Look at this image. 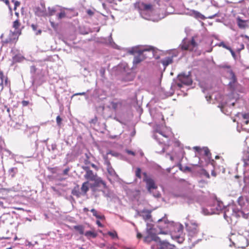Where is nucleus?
Here are the masks:
<instances>
[{
	"mask_svg": "<svg viewBox=\"0 0 249 249\" xmlns=\"http://www.w3.org/2000/svg\"><path fill=\"white\" fill-rule=\"evenodd\" d=\"M107 170L108 173L110 174H112L114 172V171L113 170L111 166H110V167L107 168Z\"/></svg>",
	"mask_w": 249,
	"mask_h": 249,
	"instance_id": "43",
	"label": "nucleus"
},
{
	"mask_svg": "<svg viewBox=\"0 0 249 249\" xmlns=\"http://www.w3.org/2000/svg\"><path fill=\"white\" fill-rule=\"evenodd\" d=\"M66 17V14L64 10L61 9V12L57 14V17L58 19H61Z\"/></svg>",
	"mask_w": 249,
	"mask_h": 249,
	"instance_id": "23",
	"label": "nucleus"
},
{
	"mask_svg": "<svg viewBox=\"0 0 249 249\" xmlns=\"http://www.w3.org/2000/svg\"><path fill=\"white\" fill-rule=\"evenodd\" d=\"M236 22L238 27L240 29H246L249 27V20H243L239 17L236 18Z\"/></svg>",
	"mask_w": 249,
	"mask_h": 249,
	"instance_id": "10",
	"label": "nucleus"
},
{
	"mask_svg": "<svg viewBox=\"0 0 249 249\" xmlns=\"http://www.w3.org/2000/svg\"><path fill=\"white\" fill-rule=\"evenodd\" d=\"M191 12H192V14L194 16V17L196 18H202V17H203V16L198 11L193 10L191 11Z\"/></svg>",
	"mask_w": 249,
	"mask_h": 249,
	"instance_id": "27",
	"label": "nucleus"
},
{
	"mask_svg": "<svg viewBox=\"0 0 249 249\" xmlns=\"http://www.w3.org/2000/svg\"><path fill=\"white\" fill-rule=\"evenodd\" d=\"M192 83V80L189 75L182 73L178 76L176 85L179 89L181 88L183 85L189 86Z\"/></svg>",
	"mask_w": 249,
	"mask_h": 249,
	"instance_id": "5",
	"label": "nucleus"
},
{
	"mask_svg": "<svg viewBox=\"0 0 249 249\" xmlns=\"http://www.w3.org/2000/svg\"><path fill=\"white\" fill-rule=\"evenodd\" d=\"M5 77L4 76L3 71L0 69V80L4 79Z\"/></svg>",
	"mask_w": 249,
	"mask_h": 249,
	"instance_id": "49",
	"label": "nucleus"
},
{
	"mask_svg": "<svg viewBox=\"0 0 249 249\" xmlns=\"http://www.w3.org/2000/svg\"><path fill=\"white\" fill-rule=\"evenodd\" d=\"M108 234L112 238L117 237V234L116 232H109Z\"/></svg>",
	"mask_w": 249,
	"mask_h": 249,
	"instance_id": "39",
	"label": "nucleus"
},
{
	"mask_svg": "<svg viewBox=\"0 0 249 249\" xmlns=\"http://www.w3.org/2000/svg\"><path fill=\"white\" fill-rule=\"evenodd\" d=\"M98 118L97 116H95L93 119H91L89 121L90 124H96L97 122Z\"/></svg>",
	"mask_w": 249,
	"mask_h": 249,
	"instance_id": "35",
	"label": "nucleus"
},
{
	"mask_svg": "<svg viewBox=\"0 0 249 249\" xmlns=\"http://www.w3.org/2000/svg\"><path fill=\"white\" fill-rule=\"evenodd\" d=\"M104 160H105V164L107 166V168L110 167L111 163H110L109 160H108L107 157L104 156Z\"/></svg>",
	"mask_w": 249,
	"mask_h": 249,
	"instance_id": "31",
	"label": "nucleus"
},
{
	"mask_svg": "<svg viewBox=\"0 0 249 249\" xmlns=\"http://www.w3.org/2000/svg\"><path fill=\"white\" fill-rule=\"evenodd\" d=\"M50 23H51L52 27L53 29L56 30L58 27V24H56L54 22H53V21H51Z\"/></svg>",
	"mask_w": 249,
	"mask_h": 249,
	"instance_id": "37",
	"label": "nucleus"
},
{
	"mask_svg": "<svg viewBox=\"0 0 249 249\" xmlns=\"http://www.w3.org/2000/svg\"><path fill=\"white\" fill-rule=\"evenodd\" d=\"M193 149L198 152H200L202 150V149L199 146H195Z\"/></svg>",
	"mask_w": 249,
	"mask_h": 249,
	"instance_id": "42",
	"label": "nucleus"
},
{
	"mask_svg": "<svg viewBox=\"0 0 249 249\" xmlns=\"http://www.w3.org/2000/svg\"><path fill=\"white\" fill-rule=\"evenodd\" d=\"M143 180L146 184V187L149 192L151 193L152 190L156 189L157 188L154 180L151 178L149 177L146 172L143 173Z\"/></svg>",
	"mask_w": 249,
	"mask_h": 249,
	"instance_id": "6",
	"label": "nucleus"
},
{
	"mask_svg": "<svg viewBox=\"0 0 249 249\" xmlns=\"http://www.w3.org/2000/svg\"><path fill=\"white\" fill-rule=\"evenodd\" d=\"M242 160L244 162V166H249V152L245 151L242 157Z\"/></svg>",
	"mask_w": 249,
	"mask_h": 249,
	"instance_id": "16",
	"label": "nucleus"
},
{
	"mask_svg": "<svg viewBox=\"0 0 249 249\" xmlns=\"http://www.w3.org/2000/svg\"><path fill=\"white\" fill-rule=\"evenodd\" d=\"M87 14L89 16H92L94 15V12L93 11H92L90 9H88L87 11Z\"/></svg>",
	"mask_w": 249,
	"mask_h": 249,
	"instance_id": "45",
	"label": "nucleus"
},
{
	"mask_svg": "<svg viewBox=\"0 0 249 249\" xmlns=\"http://www.w3.org/2000/svg\"><path fill=\"white\" fill-rule=\"evenodd\" d=\"M86 157L87 158V159L85 160H84V162L85 165H88V164H89L90 163V161H89V157H88V155L86 154Z\"/></svg>",
	"mask_w": 249,
	"mask_h": 249,
	"instance_id": "44",
	"label": "nucleus"
},
{
	"mask_svg": "<svg viewBox=\"0 0 249 249\" xmlns=\"http://www.w3.org/2000/svg\"><path fill=\"white\" fill-rule=\"evenodd\" d=\"M137 237L138 239L141 238L142 237V234L140 232H138L137 234Z\"/></svg>",
	"mask_w": 249,
	"mask_h": 249,
	"instance_id": "57",
	"label": "nucleus"
},
{
	"mask_svg": "<svg viewBox=\"0 0 249 249\" xmlns=\"http://www.w3.org/2000/svg\"><path fill=\"white\" fill-rule=\"evenodd\" d=\"M204 152V155L207 157H210L211 156V153L209 149L205 147L202 148V150Z\"/></svg>",
	"mask_w": 249,
	"mask_h": 249,
	"instance_id": "28",
	"label": "nucleus"
},
{
	"mask_svg": "<svg viewBox=\"0 0 249 249\" xmlns=\"http://www.w3.org/2000/svg\"><path fill=\"white\" fill-rule=\"evenodd\" d=\"M10 171L12 173H13V174L12 175V177H14L15 176V174L18 171V169L17 168H12L10 169Z\"/></svg>",
	"mask_w": 249,
	"mask_h": 249,
	"instance_id": "38",
	"label": "nucleus"
},
{
	"mask_svg": "<svg viewBox=\"0 0 249 249\" xmlns=\"http://www.w3.org/2000/svg\"><path fill=\"white\" fill-rule=\"evenodd\" d=\"M157 132H158L161 135H162V136H163L165 138H168L169 137L168 135L164 134L161 131L159 130V131H157Z\"/></svg>",
	"mask_w": 249,
	"mask_h": 249,
	"instance_id": "41",
	"label": "nucleus"
},
{
	"mask_svg": "<svg viewBox=\"0 0 249 249\" xmlns=\"http://www.w3.org/2000/svg\"><path fill=\"white\" fill-rule=\"evenodd\" d=\"M69 171V168H66L63 171V175H67Z\"/></svg>",
	"mask_w": 249,
	"mask_h": 249,
	"instance_id": "53",
	"label": "nucleus"
},
{
	"mask_svg": "<svg viewBox=\"0 0 249 249\" xmlns=\"http://www.w3.org/2000/svg\"><path fill=\"white\" fill-rule=\"evenodd\" d=\"M143 8L145 10H149L152 8V5L150 4H142Z\"/></svg>",
	"mask_w": 249,
	"mask_h": 249,
	"instance_id": "30",
	"label": "nucleus"
},
{
	"mask_svg": "<svg viewBox=\"0 0 249 249\" xmlns=\"http://www.w3.org/2000/svg\"><path fill=\"white\" fill-rule=\"evenodd\" d=\"M71 194L77 197H80L82 195L79 185L77 184L73 187L71 191Z\"/></svg>",
	"mask_w": 249,
	"mask_h": 249,
	"instance_id": "14",
	"label": "nucleus"
},
{
	"mask_svg": "<svg viewBox=\"0 0 249 249\" xmlns=\"http://www.w3.org/2000/svg\"><path fill=\"white\" fill-rule=\"evenodd\" d=\"M56 120L57 125L60 126L62 121V118L60 117V116H57Z\"/></svg>",
	"mask_w": 249,
	"mask_h": 249,
	"instance_id": "34",
	"label": "nucleus"
},
{
	"mask_svg": "<svg viewBox=\"0 0 249 249\" xmlns=\"http://www.w3.org/2000/svg\"><path fill=\"white\" fill-rule=\"evenodd\" d=\"M97 233L94 231H87L85 233V235L88 239L94 238L97 236Z\"/></svg>",
	"mask_w": 249,
	"mask_h": 249,
	"instance_id": "21",
	"label": "nucleus"
},
{
	"mask_svg": "<svg viewBox=\"0 0 249 249\" xmlns=\"http://www.w3.org/2000/svg\"><path fill=\"white\" fill-rule=\"evenodd\" d=\"M90 211L92 213L93 215L97 218L102 219L104 217V216H101L98 214L97 212L94 209H92Z\"/></svg>",
	"mask_w": 249,
	"mask_h": 249,
	"instance_id": "26",
	"label": "nucleus"
},
{
	"mask_svg": "<svg viewBox=\"0 0 249 249\" xmlns=\"http://www.w3.org/2000/svg\"><path fill=\"white\" fill-rule=\"evenodd\" d=\"M24 117L23 115H19L18 117L13 119V121L16 123L17 126H21L24 123Z\"/></svg>",
	"mask_w": 249,
	"mask_h": 249,
	"instance_id": "17",
	"label": "nucleus"
},
{
	"mask_svg": "<svg viewBox=\"0 0 249 249\" xmlns=\"http://www.w3.org/2000/svg\"><path fill=\"white\" fill-rule=\"evenodd\" d=\"M73 229L76 231H78V232L82 235L84 233V227L83 225H76L73 226Z\"/></svg>",
	"mask_w": 249,
	"mask_h": 249,
	"instance_id": "22",
	"label": "nucleus"
},
{
	"mask_svg": "<svg viewBox=\"0 0 249 249\" xmlns=\"http://www.w3.org/2000/svg\"><path fill=\"white\" fill-rule=\"evenodd\" d=\"M162 222V219H159L158 220V223L159 224V225L158 226L160 228H165L164 227H162L161 226V225H160V224Z\"/></svg>",
	"mask_w": 249,
	"mask_h": 249,
	"instance_id": "54",
	"label": "nucleus"
},
{
	"mask_svg": "<svg viewBox=\"0 0 249 249\" xmlns=\"http://www.w3.org/2000/svg\"><path fill=\"white\" fill-rule=\"evenodd\" d=\"M12 2L14 3V10H16L17 7L20 5V2L15 0H12Z\"/></svg>",
	"mask_w": 249,
	"mask_h": 249,
	"instance_id": "32",
	"label": "nucleus"
},
{
	"mask_svg": "<svg viewBox=\"0 0 249 249\" xmlns=\"http://www.w3.org/2000/svg\"><path fill=\"white\" fill-rule=\"evenodd\" d=\"M173 62V57H167L161 61V63L165 67H166L169 64H172Z\"/></svg>",
	"mask_w": 249,
	"mask_h": 249,
	"instance_id": "19",
	"label": "nucleus"
},
{
	"mask_svg": "<svg viewBox=\"0 0 249 249\" xmlns=\"http://www.w3.org/2000/svg\"><path fill=\"white\" fill-rule=\"evenodd\" d=\"M243 214L242 211L238 210L235 205H229L226 208L224 211V217L228 220V218L231 217H240Z\"/></svg>",
	"mask_w": 249,
	"mask_h": 249,
	"instance_id": "3",
	"label": "nucleus"
},
{
	"mask_svg": "<svg viewBox=\"0 0 249 249\" xmlns=\"http://www.w3.org/2000/svg\"><path fill=\"white\" fill-rule=\"evenodd\" d=\"M202 174L208 178H210L209 173L205 169H202Z\"/></svg>",
	"mask_w": 249,
	"mask_h": 249,
	"instance_id": "33",
	"label": "nucleus"
},
{
	"mask_svg": "<svg viewBox=\"0 0 249 249\" xmlns=\"http://www.w3.org/2000/svg\"><path fill=\"white\" fill-rule=\"evenodd\" d=\"M7 111L9 113V112H10V108H7Z\"/></svg>",
	"mask_w": 249,
	"mask_h": 249,
	"instance_id": "63",
	"label": "nucleus"
},
{
	"mask_svg": "<svg viewBox=\"0 0 249 249\" xmlns=\"http://www.w3.org/2000/svg\"><path fill=\"white\" fill-rule=\"evenodd\" d=\"M82 168L85 171L84 178L88 182H93L90 184V188L93 192L97 190V188L103 187L105 189L107 188L106 182L99 177L96 172H94L88 166H83Z\"/></svg>",
	"mask_w": 249,
	"mask_h": 249,
	"instance_id": "1",
	"label": "nucleus"
},
{
	"mask_svg": "<svg viewBox=\"0 0 249 249\" xmlns=\"http://www.w3.org/2000/svg\"><path fill=\"white\" fill-rule=\"evenodd\" d=\"M110 104L112 108L114 111H116L119 107H121L122 106V102L111 101L110 103Z\"/></svg>",
	"mask_w": 249,
	"mask_h": 249,
	"instance_id": "20",
	"label": "nucleus"
},
{
	"mask_svg": "<svg viewBox=\"0 0 249 249\" xmlns=\"http://www.w3.org/2000/svg\"><path fill=\"white\" fill-rule=\"evenodd\" d=\"M197 45L195 39L192 38L191 41L184 42L181 45V48L183 50L193 51L196 48Z\"/></svg>",
	"mask_w": 249,
	"mask_h": 249,
	"instance_id": "8",
	"label": "nucleus"
},
{
	"mask_svg": "<svg viewBox=\"0 0 249 249\" xmlns=\"http://www.w3.org/2000/svg\"><path fill=\"white\" fill-rule=\"evenodd\" d=\"M220 46H221L228 50H231V47L229 46H227L224 42H222L220 43Z\"/></svg>",
	"mask_w": 249,
	"mask_h": 249,
	"instance_id": "36",
	"label": "nucleus"
},
{
	"mask_svg": "<svg viewBox=\"0 0 249 249\" xmlns=\"http://www.w3.org/2000/svg\"><path fill=\"white\" fill-rule=\"evenodd\" d=\"M89 210L88 208H84L83 209V211H84V212H85V213H87L88 212H89Z\"/></svg>",
	"mask_w": 249,
	"mask_h": 249,
	"instance_id": "60",
	"label": "nucleus"
},
{
	"mask_svg": "<svg viewBox=\"0 0 249 249\" xmlns=\"http://www.w3.org/2000/svg\"><path fill=\"white\" fill-rule=\"evenodd\" d=\"M96 224L98 225L99 227H103V225L101 223V222L97 220L96 221Z\"/></svg>",
	"mask_w": 249,
	"mask_h": 249,
	"instance_id": "58",
	"label": "nucleus"
},
{
	"mask_svg": "<svg viewBox=\"0 0 249 249\" xmlns=\"http://www.w3.org/2000/svg\"><path fill=\"white\" fill-rule=\"evenodd\" d=\"M188 230L193 234L198 232V226L196 223H191L187 226Z\"/></svg>",
	"mask_w": 249,
	"mask_h": 249,
	"instance_id": "11",
	"label": "nucleus"
},
{
	"mask_svg": "<svg viewBox=\"0 0 249 249\" xmlns=\"http://www.w3.org/2000/svg\"><path fill=\"white\" fill-rule=\"evenodd\" d=\"M130 53L131 54H134V52L133 51H130Z\"/></svg>",
	"mask_w": 249,
	"mask_h": 249,
	"instance_id": "62",
	"label": "nucleus"
},
{
	"mask_svg": "<svg viewBox=\"0 0 249 249\" xmlns=\"http://www.w3.org/2000/svg\"><path fill=\"white\" fill-rule=\"evenodd\" d=\"M215 158L216 159H219V157L218 156H215Z\"/></svg>",
	"mask_w": 249,
	"mask_h": 249,
	"instance_id": "64",
	"label": "nucleus"
},
{
	"mask_svg": "<svg viewBox=\"0 0 249 249\" xmlns=\"http://www.w3.org/2000/svg\"><path fill=\"white\" fill-rule=\"evenodd\" d=\"M235 178L236 179V181L238 183V185L239 187L243 186V188L246 187V185H245V178H242L241 177H239L238 176H235Z\"/></svg>",
	"mask_w": 249,
	"mask_h": 249,
	"instance_id": "18",
	"label": "nucleus"
},
{
	"mask_svg": "<svg viewBox=\"0 0 249 249\" xmlns=\"http://www.w3.org/2000/svg\"><path fill=\"white\" fill-rule=\"evenodd\" d=\"M185 170L186 171H187L190 172H192V170L191 167H188V166H186V167H185Z\"/></svg>",
	"mask_w": 249,
	"mask_h": 249,
	"instance_id": "51",
	"label": "nucleus"
},
{
	"mask_svg": "<svg viewBox=\"0 0 249 249\" xmlns=\"http://www.w3.org/2000/svg\"><path fill=\"white\" fill-rule=\"evenodd\" d=\"M48 16H52L54 15L55 12H56V10L54 7H49L48 8Z\"/></svg>",
	"mask_w": 249,
	"mask_h": 249,
	"instance_id": "24",
	"label": "nucleus"
},
{
	"mask_svg": "<svg viewBox=\"0 0 249 249\" xmlns=\"http://www.w3.org/2000/svg\"><path fill=\"white\" fill-rule=\"evenodd\" d=\"M85 95V92H80V93H77L74 94V96L76 95Z\"/></svg>",
	"mask_w": 249,
	"mask_h": 249,
	"instance_id": "56",
	"label": "nucleus"
},
{
	"mask_svg": "<svg viewBox=\"0 0 249 249\" xmlns=\"http://www.w3.org/2000/svg\"><path fill=\"white\" fill-rule=\"evenodd\" d=\"M0 1L4 2L8 6H10V2L8 0H0Z\"/></svg>",
	"mask_w": 249,
	"mask_h": 249,
	"instance_id": "50",
	"label": "nucleus"
},
{
	"mask_svg": "<svg viewBox=\"0 0 249 249\" xmlns=\"http://www.w3.org/2000/svg\"><path fill=\"white\" fill-rule=\"evenodd\" d=\"M30 104L28 101L23 100L21 102V104L23 107H26Z\"/></svg>",
	"mask_w": 249,
	"mask_h": 249,
	"instance_id": "40",
	"label": "nucleus"
},
{
	"mask_svg": "<svg viewBox=\"0 0 249 249\" xmlns=\"http://www.w3.org/2000/svg\"><path fill=\"white\" fill-rule=\"evenodd\" d=\"M151 211L148 210H143L141 212V216L145 221L150 220L152 215L151 214Z\"/></svg>",
	"mask_w": 249,
	"mask_h": 249,
	"instance_id": "13",
	"label": "nucleus"
},
{
	"mask_svg": "<svg viewBox=\"0 0 249 249\" xmlns=\"http://www.w3.org/2000/svg\"><path fill=\"white\" fill-rule=\"evenodd\" d=\"M238 204L241 206H244L249 203V199L247 196H240L237 200Z\"/></svg>",
	"mask_w": 249,
	"mask_h": 249,
	"instance_id": "15",
	"label": "nucleus"
},
{
	"mask_svg": "<svg viewBox=\"0 0 249 249\" xmlns=\"http://www.w3.org/2000/svg\"><path fill=\"white\" fill-rule=\"evenodd\" d=\"M141 173L142 171L141 168L139 167L137 168L135 171V175L138 178L140 179L142 178Z\"/></svg>",
	"mask_w": 249,
	"mask_h": 249,
	"instance_id": "29",
	"label": "nucleus"
},
{
	"mask_svg": "<svg viewBox=\"0 0 249 249\" xmlns=\"http://www.w3.org/2000/svg\"><path fill=\"white\" fill-rule=\"evenodd\" d=\"M211 174L213 176L215 177L216 176V173H215V172L214 171V170H213L212 172H211Z\"/></svg>",
	"mask_w": 249,
	"mask_h": 249,
	"instance_id": "59",
	"label": "nucleus"
},
{
	"mask_svg": "<svg viewBox=\"0 0 249 249\" xmlns=\"http://www.w3.org/2000/svg\"><path fill=\"white\" fill-rule=\"evenodd\" d=\"M151 240L156 242H158V245H153L151 246V249H173L174 246L169 244L168 242L161 241L160 238L156 235L151 236Z\"/></svg>",
	"mask_w": 249,
	"mask_h": 249,
	"instance_id": "4",
	"label": "nucleus"
},
{
	"mask_svg": "<svg viewBox=\"0 0 249 249\" xmlns=\"http://www.w3.org/2000/svg\"><path fill=\"white\" fill-rule=\"evenodd\" d=\"M126 152L128 154H129V155H132V156H135V152H134L133 151H131V150H126Z\"/></svg>",
	"mask_w": 249,
	"mask_h": 249,
	"instance_id": "47",
	"label": "nucleus"
},
{
	"mask_svg": "<svg viewBox=\"0 0 249 249\" xmlns=\"http://www.w3.org/2000/svg\"><path fill=\"white\" fill-rule=\"evenodd\" d=\"M146 51H151L152 53L154 54V53L155 52V48L152 46H148L142 50H139L136 52V53L137 54L134 56L133 60V66L137 67L139 64L146 58L145 56L143 54V53Z\"/></svg>",
	"mask_w": 249,
	"mask_h": 249,
	"instance_id": "2",
	"label": "nucleus"
},
{
	"mask_svg": "<svg viewBox=\"0 0 249 249\" xmlns=\"http://www.w3.org/2000/svg\"><path fill=\"white\" fill-rule=\"evenodd\" d=\"M42 13H42V14L41 15V16H46V14H45V12H44V11H43V12H42Z\"/></svg>",
	"mask_w": 249,
	"mask_h": 249,
	"instance_id": "61",
	"label": "nucleus"
},
{
	"mask_svg": "<svg viewBox=\"0 0 249 249\" xmlns=\"http://www.w3.org/2000/svg\"><path fill=\"white\" fill-rule=\"evenodd\" d=\"M50 171L52 173H56V172L57 171V167L52 168L50 169Z\"/></svg>",
	"mask_w": 249,
	"mask_h": 249,
	"instance_id": "46",
	"label": "nucleus"
},
{
	"mask_svg": "<svg viewBox=\"0 0 249 249\" xmlns=\"http://www.w3.org/2000/svg\"><path fill=\"white\" fill-rule=\"evenodd\" d=\"M90 183H89L88 181H86L82 183L80 190L82 192L83 196L87 195V192L89 191V188H90Z\"/></svg>",
	"mask_w": 249,
	"mask_h": 249,
	"instance_id": "12",
	"label": "nucleus"
},
{
	"mask_svg": "<svg viewBox=\"0 0 249 249\" xmlns=\"http://www.w3.org/2000/svg\"><path fill=\"white\" fill-rule=\"evenodd\" d=\"M12 27L15 30V31L13 32V34L12 35H17L19 36L21 35L22 30L24 27L21 26V23L18 18H17L13 21Z\"/></svg>",
	"mask_w": 249,
	"mask_h": 249,
	"instance_id": "9",
	"label": "nucleus"
},
{
	"mask_svg": "<svg viewBox=\"0 0 249 249\" xmlns=\"http://www.w3.org/2000/svg\"><path fill=\"white\" fill-rule=\"evenodd\" d=\"M13 32L10 33L9 36L7 38H5L4 35L2 34L0 36L1 42L3 44L15 43L18 40L19 36L17 35H12Z\"/></svg>",
	"mask_w": 249,
	"mask_h": 249,
	"instance_id": "7",
	"label": "nucleus"
},
{
	"mask_svg": "<svg viewBox=\"0 0 249 249\" xmlns=\"http://www.w3.org/2000/svg\"><path fill=\"white\" fill-rule=\"evenodd\" d=\"M31 27L33 29V30H34V31H36V35H40L41 34V32H42V31L41 30H37V25H36V24H32L31 25Z\"/></svg>",
	"mask_w": 249,
	"mask_h": 249,
	"instance_id": "25",
	"label": "nucleus"
},
{
	"mask_svg": "<svg viewBox=\"0 0 249 249\" xmlns=\"http://www.w3.org/2000/svg\"><path fill=\"white\" fill-rule=\"evenodd\" d=\"M229 51H230V52L231 53V54L232 55V56L233 57H235V53L234 52V51L231 49V50H229Z\"/></svg>",
	"mask_w": 249,
	"mask_h": 249,
	"instance_id": "55",
	"label": "nucleus"
},
{
	"mask_svg": "<svg viewBox=\"0 0 249 249\" xmlns=\"http://www.w3.org/2000/svg\"><path fill=\"white\" fill-rule=\"evenodd\" d=\"M242 117L245 119H249V114L244 113L242 115Z\"/></svg>",
	"mask_w": 249,
	"mask_h": 249,
	"instance_id": "48",
	"label": "nucleus"
},
{
	"mask_svg": "<svg viewBox=\"0 0 249 249\" xmlns=\"http://www.w3.org/2000/svg\"><path fill=\"white\" fill-rule=\"evenodd\" d=\"M91 166L92 167H93V168H94L96 170H98V167L97 165H96L94 163H91Z\"/></svg>",
	"mask_w": 249,
	"mask_h": 249,
	"instance_id": "52",
	"label": "nucleus"
}]
</instances>
